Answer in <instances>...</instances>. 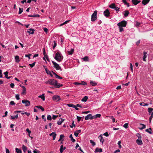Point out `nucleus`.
<instances>
[{"label":"nucleus","mask_w":153,"mask_h":153,"mask_svg":"<svg viewBox=\"0 0 153 153\" xmlns=\"http://www.w3.org/2000/svg\"><path fill=\"white\" fill-rule=\"evenodd\" d=\"M49 84L54 85L55 88H59L63 85L62 84L58 83L57 81L54 79H50Z\"/></svg>","instance_id":"nucleus-1"},{"label":"nucleus","mask_w":153,"mask_h":153,"mask_svg":"<svg viewBox=\"0 0 153 153\" xmlns=\"http://www.w3.org/2000/svg\"><path fill=\"white\" fill-rule=\"evenodd\" d=\"M54 58L58 61L61 62L63 59V57L59 52H57L55 54Z\"/></svg>","instance_id":"nucleus-2"},{"label":"nucleus","mask_w":153,"mask_h":153,"mask_svg":"<svg viewBox=\"0 0 153 153\" xmlns=\"http://www.w3.org/2000/svg\"><path fill=\"white\" fill-rule=\"evenodd\" d=\"M127 24V22L125 20H123L119 22L117 24L118 27H126Z\"/></svg>","instance_id":"nucleus-3"},{"label":"nucleus","mask_w":153,"mask_h":153,"mask_svg":"<svg viewBox=\"0 0 153 153\" xmlns=\"http://www.w3.org/2000/svg\"><path fill=\"white\" fill-rule=\"evenodd\" d=\"M97 11L95 10L91 16V20L92 22L95 21L97 19Z\"/></svg>","instance_id":"nucleus-4"},{"label":"nucleus","mask_w":153,"mask_h":153,"mask_svg":"<svg viewBox=\"0 0 153 153\" xmlns=\"http://www.w3.org/2000/svg\"><path fill=\"white\" fill-rule=\"evenodd\" d=\"M52 100L56 102H58L61 100L59 96L55 95L52 97Z\"/></svg>","instance_id":"nucleus-5"},{"label":"nucleus","mask_w":153,"mask_h":153,"mask_svg":"<svg viewBox=\"0 0 153 153\" xmlns=\"http://www.w3.org/2000/svg\"><path fill=\"white\" fill-rule=\"evenodd\" d=\"M52 62L54 65V68H55L56 70H61V67L57 63L53 61H52Z\"/></svg>","instance_id":"nucleus-6"},{"label":"nucleus","mask_w":153,"mask_h":153,"mask_svg":"<svg viewBox=\"0 0 153 153\" xmlns=\"http://www.w3.org/2000/svg\"><path fill=\"white\" fill-rule=\"evenodd\" d=\"M22 102L25 104L26 106H29L30 105V102L28 100H22Z\"/></svg>","instance_id":"nucleus-7"},{"label":"nucleus","mask_w":153,"mask_h":153,"mask_svg":"<svg viewBox=\"0 0 153 153\" xmlns=\"http://www.w3.org/2000/svg\"><path fill=\"white\" fill-rule=\"evenodd\" d=\"M104 14L105 16L107 17H108L110 16V13L108 9H107L104 11Z\"/></svg>","instance_id":"nucleus-8"},{"label":"nucleus","mask_w":153,"mask_h":153,"mask_svg":"<svg viewBox=\"0 0 153 153\" xmlns=\"http://www.w3.org/2000/svg\"><path fill=\"white\" fill-rule=\"evenodd\" d=\"M131 2L134 5H136L140 3L141 1L138 0H131Z\"/></svg>","instance_id":"nucleus-9"},{"label":"nucleus","mask_w":153,"mask_h":153,"mask_svg":"<svg viewBox=\"0 0 153 153\" xmlns=\"http://www.w3.org/2000/svg\"><path fill=\"white\" fill-rule=\"evenodd\" d=\"M50 136H52L53 137V140H55L56 136V134L55 132H52L49 134Z\"/></svg>","instance_id":"nucleus-10"},{"label":"nucleus","mask_w":153,"mask_h":153,"mask_svg":"<svg viewBox=\"0 0 153 153\" xmlns=\"http://www.w3.org/2000/svg\"><path fill=\"white\" fill-rule=\"evenodd\" d=\"M141 139H139L137 140L136 142L138 145H141L143 144V142L141 140Z\"/></svg>","instance_id":"nucleus-11"},{"label":"nucleus","mask_w":153,"mask_h":153,"mask_svg":"<svg viewBox=\"0 0 153 153\" xmlns=\"http://www.w3.org/2000/svg\"><path fill=\"white\" fill-rule=\"evenodd\" d=\"M143 55H144V56L143 58V59L144 61H146V58L147 57V52H146L144 51L143 52Z\"/></svg>","instance_id":"nucleus-12"},{"label":"nucleus","mask_w":153,"mask_h":153,"mask_svg":"<svg viewBox=\"0 0 153 153\" xmlns=\"http://www.w3.org/2000/svg\"><path fill=\"white\" fill-rule=\"evenodd\" d=\"M34 31L35 30L34 29L30 28L28 30L27 32L29 33L30 34H33L34 33Z\"/></svg>","instance_id":"nucleus-13"},{"label":"nucleus","mask_w":153,"mask_h":153,"mask_svg":"<svg viewBox=\"0 0 153 153\" xmlns=\"http://www.w3.org/2000/svg\"><path fill=\"white\" fill-rule=\"evenodd\" d=\"M65 149H66V147H64L63 145H61L60 146V150H59L60 152L61 153H62L63 152V150H65Z\"/></svg>","instance_id":"nucleus-14"},{"label":"nucleus","mask_w":153,"mask_h":153,"mask_svg":"<svg viewBox=\"0 0 153 153\" xmlns=\"http://www.w3.org/2000/svg\"><path fill=\"white\" fill-rule=\"evenodd\" d=\"M102 151V149L97 148L95 150V152H101Z\"/></svg>","instance_id":"nucleus-15"},{"label":"nucleus","mask_w":153,"mask_h":153,"mask_svg":"<svg viewBox=\"0 0 153 153\" xmlns=\"http://www.w3.org/2000/svg\"><path fill=\"white\" fill-rule=\"evenodd\" d=\"M150 0H143L142 4L145 5L149 3Z\"/></svg>","instance_id":"nucleus-16"},{"label":"nucleus","mask_w":153,"mask_h":153,"mask_svg":"<svg viewBox=\"0 0 153 153\" xmlns=\"http://www.w3.org/2000/svg\"><path fill=\"white\" fill-rule=\"evenodd\" d=\"M22 94H25L26 93V88L24 86H22Z\"/></svg>","instance_id":"nucleus-17"},{"label":"nucleus","mask_w":153,"mask_h":153,"mask_svg":"<svg viewBox=\"0 0 153 153\" xmlns=\"http://www.w3.org/2000/svg\"><path fill=\"white\" fill-rule=\"evenodd\" d=\"M81 132V130H78L74 132V135L76 137H77L79 133H80Z\"/></svg>","instance_id":"nucleus-18"},{"label":"nucleus","mask_w":153,"mask_h":153,"mask_svg":"<svg viewBox=\"0 0 153 153\" xmlns=\"http://www.w3.org/2000/svg\"><path fill=\"white\" fill-rule=\"evenodd\" d=\"M123 13H124V16L125 17L127 16L129 13L128 10H125L123 12Z\"/></svg>","instance_id":"nucleus-19"},{"label":"nucleus","mask_w":153,"mask_h":153,"mask_svg":"<svg viewBox=\"0 0 153 153\" xmlns=\"http://www.w3.org/2000/svg\"><path fill=\"white\" fill-rule=\"evenodd\" d=\"M8 72L7 71L4 72V74L5 75V77L7 79H9L10 78H11L12 77V76H8Z\"/></svg>","instance_id":"nucleus-20"},{"label":"nucleus","mask_w":153,"mask_h":153,"mask_svg":"<svg viewBox=\"0 0 153 153\" xmlns=\"http://www.w3.org/2000/svg\"><path fill=\"white\" fill-rule=\"evenodd\" d=\"M91 117H92V114H89L85 117V120H87L89 119L91 120Z\"/></svg>","instance_id":"nucleus-21"},{"label":"nucleus","mask_w":153,"mask_h":153,"mask_svg":"<svg viewBox=\"0 0 153 153\" xmlns=\"http://www.w3.org/2000/svg\"><path fill=\"white\" fill-rule=\"evenodd\" d=\"M98 138L100 139V142H101L102 143H103L104 142V139L103 138V137L102 136V135H100L99 137Z\"/></svg>","instance_id":"nucleus-22"},{"label":"nucleus","mask_w":153,"mask_h":153,"mask_svg":"<svg viewBox=\"0 0 153 153\" xmlns=\"http://www.w3.org/2000/svg\"><path fill=\"white\" fill-rule=\"evenodd\" d=\"M28 16L29 17H39L40 16V15L39 14H35L33 15H28Z\"/></svg>","instance_id":"nucleus-23"},{"label":"nucleus","mask_w":153,"mask_h":153,"mask_svg":"<svg viewBox=\"0 0 153 153\" xmlns=\"http://www.w3.org/2000/svg\"><path fill=\"white\" fill-rule=\"evenodd\" d=\"M88 99V97L87 96H85L82 99V102H86Z\"/></svg>","instance_id":"nucleus-24"},{"label":"nucleus","mask_w":153,"mask_h":153,"mask_svg":"<svg viewBox=\"0 0 153 153\" xmlns=\"http://www.w3.org/2000/svg\"><path fill=\"white\" fill-rule=\"evenodd\" d=\"M43 67L45 69V70L46 73L48 74H49H49H50L51 73V71H49L46 68H45V67L44 65H43Z\"/></svg>","instance_id":"nucleus-25"},{"label":"nucleus","mask_w":153,"mask_h":153,"mask_svg":"<svg viewBox=\"0 0 153 153\" xmlns=\"http://www.w3.org/2000/svg\"><path fill=\"white\" fill-rule=\"evenodd\" d=\"M116 7L115 4L114 3L112 4L109 6V7L112 9H114V8H115Z\"/></svg>","instance_id":"nucleus-26"},{"label":"nucleus","mask_w":153,"mask_h":153,"mask_svg":"<svg viewBox=\"0 0 153 153\" xmlns=\"http://www.w3.org/2000/svg\"><path fill=\"white\" fill-rule=\"evenodd\" d=\"M39 98H41L43 101H45V97L44 94H42L41 95H40L38 96Z\"/></svg>","instance_id":"nucleus-27"},{"label":"nucleus","mask_w":153,"mask_h":153,"mask_svg":"<svg viewBox=\"0 0 153 153\" xmlns=\"http://www.w3.org/2000/svg\"><path fill=\"white\" fill-rule=\"evenodd\" d=\"M22 148L24 152L25 153L27 150V148L24 145H23L22 146Z\"/></svg>","instance_id":"nucleus-28"},{"label":"nucleus","mask_w":153,"mask_h":153,"mask_svg":"<svg viewBox=\"0 0 153 153\" xmlns=\"http://www.w3.org/2000/svg\"><path fill=\"white\" fill-rule=\"evenodd\" d=\"M18 117V114H17L16 115H15L14 117L13 116H11V119L14 120L15 119H17Z\"/></svg>","instance_id":"nucleus-29"},{"label":"nucleus","mask_w":153,"mask_h":153,"mask_svg":"<svg viewBox=\"0 0 153 153\" xmlns=\"http://www.w3.org/2000/svg\"><path fill=\"white\" fill-rule=\"evenodd\" d=\"M74 51V49H71L70 51H68V54L69 55H72Z\"/></svg>","instance_id":"nucleus-30"},{"label":"nucleus","mask_w":153,"mask_h":153,"mask_svg":"<svg viewBox=\"0 0 153 153\" xmlns=\"http://www.w3.org/2000/svg\"><path fill=\"white\" fill-rule=\"evenodd\" d=\"M69 137L71 139V141L72 142H74L75 141V140L73 138L72 134H71L70 135Z\"/></svg>","instance_id":"nucleus-31"},{"label":"nucleus","mask_w":153,"mask_h":153,"mask_svg":"<svg viewBox=\"0 0 153 153\" xmlns=\"http://www.w3.org/2000/svg\"><path fill=\"white\" fill-rule=\"evenodd\" d=\"M16 152L17 153H22V152L21 150L19 149H18L17 148H16Z\"/></svg>","instance_id":"nucleus-32"},{"label":"nucleus","mask_w":153,"mask_h":153,"mask_svg":"<svg viewBox=\"0 0 153 153\" xmlns=\"http://www.w3.org/2000/svg\"><path fill=\"white\" fill-rule=\"evenodd\" d=\"M153 110V108H148V111L149 113V115H150V113H152Z\"/></svg>","instance_id":"nucleus-33"},{"label":"nucleus","mask_w":153,"mask_h":153,"mask_svg":"<svg viewBox=\"0 0 153 153\" xmlns=\"http://www.w3.org/2000/svg\"><path fill=\"white\" fill-rule=\"evenodd\" d=\"M140 125L142 126L141 127L139 128V129L140 130H141L143 129L146 128V126L145 125H144L143 124H140Z\"/></svg>","instance_id":"nucleus-34"},{"label":"nucleus","mask_w":153,"mask_h":153,"mask_svg":"<svg viewBox=\"0 0 153 153\" xmlns=\"http://www.w3.org/2000/svg\"><path fill=\"white\" fill-rule=\"evenodd\" d=\"M15 59L16 60V62H18L19 61V57L18 56H16L15 57Z\"/></svg>","instance_id":"nucleus-35"},{"label":"nucleus","mask_w":153,"mask_h":153,"mask_svg":"<svg viewBox=\"0 0 153 153\" xmlns=\"http://www.w3.org/2000/svg\"><path fill=\"white\" fill-rule=\"evenodd\" d=\"M90 84L92 86H95L97 84V83L93 81H91L90 82Z\"/></svg>","instance_id":"nucleus-36"},{"label":"nucleus","mask_w":153,"mask_h":153,"mask_svg":"<svg viewBox=\"0 0 153 153\" xmlns=\"http://www.w3.org/2000/svg\"><path fill=\"white\" fill-rule=\"evenodd\" d=\"M149 129L151 130V128H149V129H147L146 130V131L149 133L150 134H152V132L151 131H149Z\"/></svg>","instance_id":"nucleus-37"},{"label":"nucleus","mask_w":153,"mask_h":153,"mask_svg":"<svg viewBox=\"0 0 153 153\" xmlns=\"http://www.w3.org/2000/svg\"><path fill=\"white\" fill-rule=\"evenodd\" d=\"M83 59L85 61H88V58L87 56H85L84 58H83Z\"/></svg>","instance_id":"nucleus-38"},{"label":"nucleus","mask_w":153,"mask_h":153,"mask_svg":"<svg viewBox=\"0 0 153 153\" xmlns=\"http://www.w3.org/2000/svg\"><path fill=\"white\" fill-rule=\"evenodd\" d=\"M19 14H21L23 11V9L19 7Z\"/></svg>","instance_id":"nucleus-39"},{"label":"nucleus","mask_w":153,"mask_h":153,"mask_svg":"<svg viewBox=\"0 0 153 153\" xmlns=\"http://www.w3.org/2000/svg\"><path fill=\"white\" fill-rule=\"evenodd\" d=\"M90 143L92 144V145L93 146H94L96 145V143L92 140H90Z\"/></svg>","instance_id":"nucleus-40"},{"label":"nucleus","mask_w":153,"mask_h":153,"mask_svg":"<svg viewBox=\"0 0 153 153\" xmlns=\"http://www.w3.org/2000/svg\"><path fill=\"white\" fill-rule=\"evenodd\" d=\"M67 105L69 107H71L74 108V105L72 103H69L67 104Z\"/></svg>","instance_id":"nucleus-41"},{"label":"nucleus","mask_w":153,"mask_h":153,"mask_svg":"<svg viewBox=\"0 0 153 153\" xmlns=\"http://www.w3.org/2000/svg\"><path fill=\"white\" fill-rule=\"evenodd\" d=\"M136 135L138 137V139H141V136L140 134L137 133L136 134Z\"/></svg>","instance_id":"nucleus-42"},{"label":"nucleus","mask_w":153,"mask_h":153,"mask_svg":"<svg viewBox=\"0 0 153 153\" xmlns=\"http://www.w3.org/2000/svg\"><path fill=\"white\" fill-rule=\"evenodd\" d=\"M47 120H52L51 116L50 115H48L47 118Z\"/></svg>","instance_id":"nucleus-43"},{"label":"nucleus","mask_w":153,"mask_h":153,"mask_svg":"<svg viewBox=\"0 0 153 153\" xmlns=\"http://www.w3.org/2000/svg\"><path fill=\"white\" fill-rule=\"evenodd\" d=\"M119 31L120 32H122L124 31V29L123 27H119Z\"/></svg>","instance_id":"nucleus-44"},{"label":"nucleus","mask_w":153,"mask_h":153,"mask_svg":"<svg viewBox=\"0 0 153 153\" xmlns=\"http://www.w3.org/2000/svg\"><path fill=\"white\" fill-rule=\"evenodd\" d=\"M35 64H36V62H34L32 64H29V65L30 66V67L32 68L35 65Z\"/></svg>","instance_id":"nucleus-45"},{"label":"nucleus","mask_w":153,"mask_h":153,"mask_svg":"<svg viewBox=\"0 0 153 153\" xmlns=\"http://www.w3.org/2000/svg\"><path fill=\"white\" fill-rule=\"evenodd\" d=\"M82 118L81 117H79L78 116H77L76 118L77 120V121L78 122H79L80 121V120H81V119Z\"/></svg>","instance_id":"nucleus-46"},{"label":"nucleus","mask_w":153,"mask_h":153,"mask_svg":"<svg viewBox=\"0 0 153 153\" xmlns=\"http://www.w3.org/2000/svg\"><path fill=\"white\" fill-rule=\"evenodd\" d=\"M15 97L16 99L18 100H19L20 99L19 95V94H16Z\"/></svg>","instance_id":"nucleus-47"},{"label":"nucleus","mask_w":153,"mask_h":153,"mask_svg":"<svg viewBox=\"0 0 153 153\" xmlns=\"http://www.w3.org/2000/svg\"><path fill=\"white\" fill-rule=\"evenodd\" d=\"M26 131L28 133L29 136H30V134L31 133V131L29 130L28 128H27L26 129Z\"/></svg>","instance_id":"nucleus-48"},{"label":"nucleus","mask_w":153,"mask_h":153,"mask_svg":"<svg viewBox=\"0 0 153 153\" xmlns=\"http://www.w3.org/2000/svg\"><path fill=\"white\" fill-rule=\"evenodd\" d=\"M128 123H126L124 124L123 126L125 128H128Z\"/></svg>","instance_id":"nucleus-49"},{"label":"nucleus","mask_w":153,"mask_h":153,"mask_svg":"<svg viewBox=\"0 0 153 153\" xmlns=\"http://www.w3.org/2000/svg\"><path fill=\"white\" fill-rule=\"evenodd\" d=\"M64 137V136L63 134H61L59 138L61 139L62 141H63L64 140H62V138Z\"/></svg>","instance_id":"nucleus-50"},{"label":"nucleus","mask_w":153,"mask_h":153,"mask_svg":"<svg viewBox=\"0 0 153 153\" xmlns=\"http://www.w3.org/2000/svg\"><path fill=\"white\" fill-rule=\"evenodd\" d=\"M81 85H85L87 84L86 82L84 81H82L81 83H80Z\"/></svg>","instance_id":"nucleus-51"},{"label":"nucleus","mask_w":153,"mask_h":153,"mask_svg":"<svg viewBox=\"0 0 153 153\" xmlns=\"http://www.w3.org/2000/svg\"><path fill=\"white\" fill-rule=\"evenodd\" d=\"M54 45H53V49H54L55 48L56 46V43L55 42V41H54Z\"/></svg>","instance_id":"nucleus-52"},{"label":"nucleus","mask_w":153,"mask_h":153,"mask_svg":"<svg viewBox=\"0 0 153 153\" xmlns=\"http://www.w3.org/2000/svg\"><path fill=\"white\" fill-rule=\"evenodd\" d=\"M10 104L12 105H15V103L13 101H11L10 102Z\"/></svg>","instance_id":"nucleus-53"},{"label":"nucleus","mask_w":153,"mask_h":153,"mask_svg":"<svg viewBox=\"0 0 153 153\" xmlns=\"http://www.w3.org/2000/svg\"><path fill=\"white\" fill-rule=\"evenodd\" d=\"M58 117V116L57 115H53V117H52V119L53 120H55L56 118H57Z\"/></svg>","instance_id":"nucleus-54"},{"label":"nucleus","mask_w":153,"mask_h":153,"mask_svg":"<svg viewBox=\"0 0 153 153\" xmlns=\"http://www.w3.org/2000/svg\"><path fill=\"white\" fill-rule=\"evenodd\" d=\"M33 152L34 153H39V151H37L36 149H35L34 150Z\"/></svg>","instance_id":"nucleus-55"},{"label":"nucleus","mask_w":153,"mask_h":153,"mask_svg":"<svg viewBox=\"0 0 153 153\" xmlns=\"http://www.w3.org/2000/svg\"><path fill=\"white\" fill-rule=\"evenodd\" d=\"M31 55V54H25V57H27L29 58V59L30 58V56Z\"/></svg>","instance_id":"nucleus-56"},{"label":"nucleus","mask_w":153,"mask_h":153,"mask_svg":"<svg viewBox=\"0 0 153 153\" xmlns=\"http://www.w3.org/2000/svg\"><path fill=\"white\" fill-rule=\"evenodd\" d=\"M120 8V7H116L115 8H114V9L117 11V12H118V11H119V9Z\"/></svg>","instance_id":"nucleus-57"},{"label":"nucleus","mask_w":153,"mask_h":153,"mask_svg":"<svg viewBox=\"0 0 153 153\" xmlns=\"http://www.w3.org/2000/svg\"><path fill=\"white\" fill-rule=\"evenodd\" d=\"M130 67L131 70L132 72H133V66L131 63L130 64Z\"/></svg>","instance_id":"nucleus-58"},{"label":"nucleus","mask_w":153,"mask_h":153,"mask_svg":"<svg viewBox=\"0 0 153 153\" xmlns=\"http://www.w3.org/2000/svg\"><path fill=\"white\" fill-rule=\"evenodd\" d=\"M43 30L45 32H47L48 30V29L46 27L44 28H43Z\"/></svg>","instance_id":"nucleus-59"},{"label":"nucleus","mask_w":153,"mask_h":153,"mask_svg":"<svg viewBox=\"0 0 153 153\" xmlns=\"http://www.w3.org/2000/svg\"><path fill=\"white\" fill-rule=\"evenodd\" d=\"M62 122H61V120L60 119L59 120V121L57 122V124L58 125H61Z\"/></svg>","instance_id":"nucleus-60"},{"label":"nucleus","mask_w":153,"mask_h":153,"mask_svg":"<svg viewBox=\"0 0 153 153\" xmlns=\"http://www.w3.org/2000/svg\"><path fill=\"white\" fill-rule=\"evenodd\" d=\"M42 118L43 119L44 121H45L46 120V118L45 117V116L44 115H42Z\"/></svg>","instance_id":"nucleus-61"},{"label":"nucleus","mask_w":153,"mask_h":153,"mask_svg":"<svg viewBox=\"0 0 153 153\" xmlns=\"http://www.w3.org/2000/svg\"><path fill=\"white\" fill-rule=\"evenodd\" d=\"M121 143V142L120 141H118V144L119 145V147L120 148H121V146L120 145Z\"/></svg>","instance_id":"nucleus-62"},{"label":"nucleus","mask_w":153,"mask_h":153,"mask_svg":"<svg viewBox=\"0 0 153 153\" xmlns=\"http://www.w3.org/2000/svg\"><path fill=\"white\" fill-rule=\"evenodd\" d=\"M103 135L106 137H108V136L109 135L107 132H105L103 134Z\"/></svg>","instance_id":"nucleus-63"},{"label":"nucleus","mask_w":153,"mask_h":153,"mask_svg":"<svg viewBox=\"0 0 153 153\" xmlns=\"http://www.w3.org/2000/svg\"><path fill=\"white\" fill-rule=\"evenodd\" d=\"M10 85L12 88H13L14 87V83H12L10 84Z\"/></svg>","instance_id":"nucleus-64"}]
</instances>
